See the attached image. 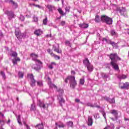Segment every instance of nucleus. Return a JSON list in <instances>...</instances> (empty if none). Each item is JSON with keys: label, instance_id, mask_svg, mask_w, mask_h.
Instances as JSON below:
<instances>
[{"label": "nucleus", "instance_id": "obj_55", "mask_svg": "<svg viewBox=\"0 0 129 129\" xmlns=\"http://www.w3.org/2000/svg\"><path fill=\"white\" fill-rule=\"evenodd\" d=\"M20 20L23 22L25 20V17H24L23 16H21L20 17Z\"/></svg>", "mask_w": 129, "mask_h": 129}, {"label": "nucleus", "instance_id": "obj_8", "mask_svg": "<svg viewBox=\"0 0 129 129\" xmlns=\"http://www.w3.org/2000/svg\"><path fill=\"white\" fill-rule=\"evenodd\" d=\"M102 41L103 42H104L105 41V42H106L107 44H110V45H112L113 47H115L117 45L116 43H114V42L113 41H111V40L110 39H107L106 38H103Z\"/></svg>", "mask_w": 129, "mask_h": 129}, {"label": "nucleus", "instance_id": "obj_36", "mask_svg": "<svg viewBox=\"0 0 129 129\" xmlns=\"http://www.w3.org/2000/svg\"><path fill=\"white\" fill-rule=\"evenodd\" d=\"M68 126L72 127L73 126V122L69 121L67 123Z\"/></svg>", "mask_w": 129, "mask_h": 129}, {"label": "nucleus", "instance_id": "obj_62", "mask_svg": "<svg viewBox=\"0 0 129 129\" xmlns=\"http://www.w3.org/2000/svg\"><path fill=\"white\" fill-rule=\"evenodd\" d=\"M45 37H46V38H49V37H51V34H47L45 36Z\"/></svg>", "mask_w": 129, "mask_h": 129}, {"label": "nucleus", "instance_id": "obj_18", "mask_svg": "<svg viewBox=\"0 0 129 129\" xmlns=\"http://www.w3.org/2000/svg\"><path fill=\"white\" fill-rule=\"evenodd\" d=\"M55 125L56 126H58V127H64L65 126V125L62 122L59 121L58 122H55Z\"/></svg>", "mask_w": 129, "mask_h": 129}, {"label": "nucleus", "instance_id": "obj_15", "mask_svg": "<svg viewBox=\"0 0 129 129\" xmlns=\"http://www.w3.org/2000/svg\"><path fill=\"white\" fill-rule=\"evenodd\" d=\"M117 11H118V12H119L121 15H124V12H125V8L123 7L118 8L117 9Z\"/></svg>", "mask_w": 129, "mask_h": 129}, {"label": "nucleus", "instance_id": "obj_30", "mask_svg": "<svg viewBox=\"0 0 129 129\" xmlns=\"http://www.w3.org/2000/svg\"><path fill=\"white\" fill-rule=\"evenodd\" d=\"M47 52L48 53L50 54V55L51 56V57H53L54 55V53H53V50H52L50 49H47Z\"/></svg>", "mask_w": 129, "mask_h": 129}, {"label": "nucleus", "instance_id": "obj_29", "mask_svg": "<svg viewBox=\"0 0 129 129\" xmlns=\"http://www.w3.org/2000/svg\"><path fill=\"white\" fill-rule=\"evenodd\" d=\"M114 128V124H111L110 126H107L104 129H113Z\"/></svg>", "mask_w": 129, "mask_h": 129}, {"label": "nucleus", "instance_id": "obj_32", "mask_svg": "<svg viewBox=\"0 0 129 129\" xmlns=\"http://www.w3.org/2000/svg\"><path fill=\"white\" fill-rule=\"evenodd\" d=\"M18 77H19V78H23V77H24V73L22 72H19Z\"/></svg>", "mask_w": 129, "mask_h": 129}, {"label": "nucleus", "instance_id": "obj_52", "mask_svg": "<svg viewBox=\"0 0 129 129\" xmlns=\"http://www.w3.org/2000/svg\"><path fill=\"white\" fill-rule=\"evenodd\" d=\"M87 106H90V107H92V103L90 102H88L86 103Z\"/></svg>", "mask_w": 129, "mask_h": 129}, {"label": "nucleus", "instance_id": "obj_40", "mask_svg": "<svg viewBox=\"0 0 129 129\" xmlns=\"http://www.w3.org/2000/svg\"><path fill=\"white\" fill-rule=\"evenodd\" d=\"M100 21V19H99V16H96L95 19V21L96 23H99Z\"/></svg>", "mask_w": 129, "mask_h": 129}, {"label": "nucleus", "instance_id": "obj_20", "mask_svg": "<svg viewBox=\"0 0 129 129\" xmlns=\"http://www.w3.org/2000/svg\"><path fill=\"white\" fill-rule=\"evenodd\" d=\"M6 1L7 3H9L10 4H12L13 6H15V8H17L18 7V5H17V3H15L13 0H6Z\"/></svg>", "mask_w": 129, "mask_h": 129}, {"label": "nucleus", "instance_id": "obj_31", "mask_svg": "<svg viewBox=\"0 0 129 129\" xmlns=\"http://www.w3.org/2000/svg\"><path fill=\"white\" fill-rule=\"evenodd\" d=\"M17 119L19 124H20V125H22V122H21V116L18 115L17 117Z\"/></svg>", "mask_w": 129, "mask_h": 129}, {"label": "nucleus", "instance_id": "obj_7", "mask_svg": "<svg viewBox=\"0 0 129 129\" xmlns=\"http://www.w3.org/2000/svg\"><path fill=\"white\" fill-rule=\"evenodd\" d=\"M5 14L8 16L9 20H12L13 18H15V13L12 11H6Z\"/></svg>", "mask_w": 129, "mask_h": 129}, {"label": "nucleus", "instance_id": "obj_13", "mask_svg": "<svg viewBox=\"0 0 129 129\" xmlns=\"http://www.w3.org/2000/svg\"><path fill=\"white\" fill-rule=\"evenodd\" d=\"M88 125L90 126H91L93 123V119H92V117L89 116L88 117V122H87Z\"/></svg>", "mask_w": 129, "mask_h": 129}, {"label": "nucleus", "instance_id": "obj_46", "mask_svg": "<svg viewBox=\"0 0 129 129\" xmlns=\"http://www.w3.org/2000/svg\"><path fill=\"white\" fill-rule=\"evenodd\" d=\"M5 124V121L0 120V127H2L3 125Z\"/></svg>", "mask_w": 129, "mask_h": 129}, {"label": "nucleus", "instance_id": "obj_9", "mask_svg": "<svg viewBox=\"0 0 129 129\" xmlns=\"http://www.w3.org/2000/svg\"><path fill=\"white\" fill-rule=\"evenodd\" d=\"M35 63V64L32 66V69H34L35 71H39V70H41V65H42V64H39L38 63Z\"/></svg>", "mask_w": 129, "mask_h": 129}, {"label": "nucleus", "instance_id": "obj_2", "mask_svg": "<svg viewBox=\"0 0 129 129\" xmlns=\"http://www.w3.org/2000/svg\"><path fill=\"white\" fill-rule=\"evenodd\" d=\"M68 79H69L70 88L74 89V88L76 87V85H77V82L75 80V77L70 76L68 77Z\"/></svg>", "mask_w": 129, "mask_h": 129}, {"label": "nucleus", "instance_id": "obj_45", "mask_svg": "<svg viewBox=\"0 0 129 129\" xmlns=\"http://www.w3.org/2000/svg\"><path fill=\"white\" fill-rule=\"evenodd\" d=\"M43 23L44 25H47V23H48V18L47 17L43 20Z\"/></svg>", "mask_w": 129, "mask_h": 129}, {"label": "nucleus", "instance_id": "obj_39", "mask_svg": "<svg viewBox=\"0 0 129 129\" xmlns=\"http://www.w3.org/2000/svg\"><path fill=\"white\" fill-rule=\"evenodd\" d=\"M58 11L61 15V16H65V14L63 12V11H62V9L61 8H59L58 9Z\"/></svg>", "mask_w": 129, "mask_h": 129}, {"label": "nucleus", "instance_id": "obj_51", "mask_svg": "<svg viewBox=\"0 0 129 129\" xmlns=\"http://www.w3.org/2000/svg\"><path fill=\"white\" fill-rule=\"evenodd\" d=\"M94 116L95 117V118H99V115L98 114V113H96L95 114H94Z\"/></svg>", "mask_w": 129, "mask_h": 129}, {"label": "nucleus", "instance_id": "obj_53", "mask_svg": "<svg viewBox=\"0 0 129 129\" xmlns=\"http://www.w3.org/2000/svg\"><path fill=\"white\" fill-rule=\"evenodd\" d=\"M3 38H4V34L0 31V40L1 39H3Z\"/></svg>", "mask_w": 129, "mask_h": 129}, {"label": "nucleus", "instance_id": "obj_1", "mask_svg": "<svg viewBox=\"0 0 129 129\" xmlns=\"http://www.w3.org/2000/svg\"><path fill=\"white\" fill-rule=\"evenodd\" d=\"M109 58L111 61L110 62L112 67L114 70H118V66L117 65V60L120 61L121 59L118 57L117 53H111L109 55Z\"/></svg>", "mask_w": 129, "mask_h": 129}, {"label": "nucleus", "instance_id": "obj_12", "mask_svg": "<svg viewBox=\"0 0 129 129\" xmlns=\"http://www.w3.org/2000/svg\"><path fill=\"white\" fill-rule=\"evenodd\" d=\"M105 100H106V101H108L109 103H115V99H114V98L110 99L108 97H105Z\"/></svg>", "mask_w": 129, "mask_h": 129}, {"label": "nucleus", "instance_id": "obj_50", "mask_svg": "<svg viewBox=\"0 0 129 129\" xmlns=\"http://www.w3.org/2000/svg\"><path fill=\"white\" fill-rule=\"evenodd\" d=\"M33 21L37 22H38V17L37 16H34L33 17Z\"/></svg>", "mask_w": 129, "mask_h": 129}, {"label": "nucleus", "instance_id": "obj_43", "mask_svg": "<svg viewBox=\"0 0 129 129\" xmlns=\"http://www.w3.org/2000/svg\"><path fill=\"white\" fill-rule=\"evenodd\" d=\"M52 57H53L54 58H55V59H56V60H60V56L56 55V54H54L53 56H52Z\"/></svg>", "mask_w": 129, "mask_h": 129}, {"label": "nucleus", "instance_id": "obj_38", "mask_svg": "<svg viewBox=\"0 0 129 129\" xmlns=\"http://www.w3.org/2000/svg\"><path fill=\"white\" fill-rule=\"evenodd\" d=\"M101 75L103 78L106 79V78H108L109 77V76L108 75H107L106 74H104L103 73H102Z\"/></svg>", "mask_w": 129, "mask_h": 129}, {"label": "nucleus", "instance_id": "obj_34", "mask_svg": "<svg viewBox=\"0 0 129 129\" xmlns=\"http://www.w3.org/2000/svg\"><path fill=\"white\" fill-rule=\"evenodd\" d=\"M92 107H96L97 108H100V106L97 105V103L92 104Z\"/></svg>", "mask_w": 129, "mask_h": 129}, {"label": "nucleus", "instance_id": "obj_21", "mask_svg": "<svg viewBox=\"0 0 129 129\" xmlns=\"http://www.w3.org/2000/svg\"><path fill=\"white\" fill-rule=\"evenodd\" d=\"M57 92H58L59 94V95H57V96L61 97L62 96V94H63V92H64V91H63V89H58L57 90Z\"/></svg>", "mask_w": 129, "mask_h": 129}, {"label": "nucleus", "instance_id": "obj_5", "mask_svg": "<svg viewBox=\"0 0 129 129\" xmlns=\"http://www.w3.org/2000/svg\"><path fill=\"white\" fill-rule=\"evenodd\" d=\"M31 57L32 58L33 61H34L35 63H38V64H43V62L41 61L40 60L38 59V55L34 54V53H32L30 55Z\"/></svg>", "mask_w": 129, "mask_h": 129}, {"label": "nucleus", "instance_id": "obj_16", "mask_svg": "<svg viewBox=\"0 0 129 129\" xmlns=\"http://www.w3.org/2000/svg\"><path fill=\"white\" fill-rule=\"evenodd\" d=\"M46 8L49 10V12H53L54 10H56L55 6L51 5H47Z\"/></svg>", "mask_w": 129, "mask_h": 129}, {"label": "nucleus", "instance_id": "obj_25", "mask_svg": "<svg viewBox=\"0 0 129 129\" xmlns=\"http://www.w3.org/2000/svg\"><path fill=\"white\" fill-rule=\"evenodd\" d=\"M30 110L33 111H35V110H36V105L35 104V103H33L31 104Z\"/></svg>", "mask_w": 129, "mask_h": 129}, {"label": "nucleus", "instance_id": "obj_63", "mask_svg": "<svg viewBox=\"0 0 129 129\" xmlns=\"http://www.w3.org/2000/svg\"><path fill=\"white\" fill-rule=\"evenodd\" d=\"M71 73H72V74H75V71H72V72H71Z\"/></svg>", "mask_w": 129, "mask_h": 129}, {"label": "nucleus", "instance_id": "obj_24", "mask_svg": "<svg viewBox=\"0 0 129 129\" xmlns=\"http://www.w3.org/2000/svg\"><path fill=\"white\" fill-rule=\"evenodd\" d=\"M48 85L49 87H50L51 88H57V86L52 83L51 82H48Z\"/></svg>", "mask_w": 129, "mask_h": 129}, {"label": "nucleus", "instance_id": "obj_17", "mask_svg": "<svg viewBox=\"0 0 129 129\" xmlns=\"http://www.w3.org/2000/svg\"><path fill=\"white\" fill-rule=\"evenodd\" d=\"M57 98L59 101V103L61 105V106H62V103H65V100H64V99H63V98L62 97V96H60L59 97V96H57Z\"/></svg>", "mask_w": 129, "mask_h": 129}, {"label": "nucleus", "instance_id": "obj_57", "mask_svg": "<svg viewBox=\"0 0 129 129\" xmlns=\"http://www.w3.org/2000/svg\"><path fill=\"white\" fill-rule=\"evenodd\" d=\"M37 84L39 86H42V84L41 82H37Z\"/></svg>", "mask_w": 129, "mask_h": 129}, {"label": "nucleus", "instance_id": "obj_59", "mask_svg": "<svg viewBox=\"0 0 129 129\" xmlns=\"http://www.w3.org/2000/svg\"><path fill=\"white\" fill-rule=\"evenodd\" d=\"M68 80H69V79H68V77H67L65 80L66 83H68Z\"/></svg>", "mask_w": 129, "mask_h": 129}, {"label": "nucleus", "instance_id": "obj_49", "mask_svg": "<svg viewBox=\"0 0 129 129\" xmlns=\"http://www.w3.org/2000/svg\"><path fill=\"white\" fill-rule=\"evenodd\" d=\"M65 10H66V12H68V13H69L70 11V7L69 6L66 7V8H65Z\"/></svg>", "mask_w": 129, "mask_h": 129}, {"label": "nucleus", "instance_id": "obj_19", "mask_svg": "<svg viewBox=\"0 0 129 129\" xmlns=\"http://www.w3.org/2000/svg\"><path fill=\"white\" fill-rule=\"evenodd\" d=\"M110 113L113 114L115 117H116V119H117V111L116 110H112L110 111Z\"/></svg>", "mask_w": 129, "mask_h": 129}, {"label": "nucleus", "instance_id": "obj_56", "mask_svg": "<svg viewBox=\"0 0 129 129\" xmlns=\"http://www.w3.org/2000/svg\"><path fill=\"white\" fill-rule=\"evenodd\" d=\"M65 24H66V22L65 21H61L60 23L61 26H65Z\"/></svg>", "mask_w": 129, "mask_h": 129}, {"label": "nucleus", "instance_id": "obj_58", "mask_svg": "<svg viewBox=\"0 0 129 129\" xmlns=\"http://www.w3.org/2000/svg\"><path fill=\"white\" fill-rule=\"evenodd\" d=\"M16 60V61L18 62V61H21V59L19 58V57H15V58Z\"/></svg>", "mask_w": 129, "mask_h": 129}, {"label": "nucleus", "instance_id": "obj_27", "mask_svg": "<svg viewBox=\"0 0 129 129\" xmlns=\"http://www.w3.org/2000/svg\"><path fill=\"white\" fill-rule=\"evenodd\" d=\"M110 34L111 35V36H116V35H117V33L115 32V30L112 29L110 31Z\"/></svg>", "mask_w": 129, "mask_h": 129}, {"label": "nucleus", "instance_id": "obj_10", "mask_svg": "<svg viewBox=\"0 0 129 129\" xmlns=\"http://www.w3.org/2000/svg\"><path fill=\"white\" fill-rule=\"evenodd\" d=\"M38 105H39L40 107H42V108H43V109H46V108H48V106H49V104H45L43 102H42L41 101H39L38 102Z\"/></svg>", "mask_w": 129, "mask_h": 129}, {"label": "nucleus", "instance_id": "obj_14", "mask_svg": "<svg viewBox=\"0 0 129 129\" xmlns=\"http://www.w3.org/2000/svg\"><path fill=\"white\" fill-rule=\"evenodd\" d=\"M43 34V31L41 29H37L34 31V34L37 36H41Z\"/></svg>", "mask_w": 129, "mask_h": 129}, {"label": "nucleus", "instance_id": "obj_23", "mask_svg": "<svg viewBox=\"0 0 129 129\" xmlns=\"http://www.w3.org/2000/svg\"><path fill=\"white\" fill-rule=\"evenodd\" d=\"M10 55L14 58H17L18 57V53H17L16 51H12Z\"/></svg>", "mask_w": 129, "mask_h": 129}, {"label": "nucleus", "instance_id": "obj_37", "mask_svg": "<svg viewBox=\"0 0 129 129\" xmlns=\"http://www.w3.org/2000/svg\"><path fill=\"white\" fill-rule=\"evenodd\" d=\"M28 77L30 79L31 81L32 80H35V79H34V76L32 74H29Z\"/></svg>", "mask_w": 129, "mask_h": 129}, {"label": "nucleus", "instance_id": "obj_64", "mask_svg": "<svg viewBox=\"0 0 129 129\" xmlns=\"http://www.w3.org/2000/svg\"><path fill=\"white\" fill-rule=\"evenodd\" d=\"M35 7H37V8H40L41 7L40 6V5H35Z\"/></svg>", "mask_w": 129, "mask_h": 129}, {"label": "nucleus", "instance_id": "obj_61", "mask_svg": "<svg viewBox=\"0 0 129 129\" xmlns=\"http://www.w3.org/2000/svg\"><path fill=\"white\" fill-rule=\"evenodd\" d=\"M75 101L76 102H80V100L79 99H76Z\"/></svg>", "mask_w": 129, "mask_h": 129}, {"label": "nucleus", "instance_id": "obj_41", "mask_svg": "<svg viewBox=\"0 0 129 129\" xmlns=\"http://www.w3.org/2000/svg\"><path fill=\"white\" fill-rule=\"evenodd\" d=\"M101 112L102 113L104 118L105 119H106V114L105 113V112L104 111V110H102L101 111Z\"/></svg>", "mask_w": 129, "mask_h": 129}, {"label": "nucleus", "instance_id": "obj_48", "mask_svg": "<svg viewBox=\"0 0 129 129\" xmlns=\"http://www.w3.org/2000/svg\"><path fill=\"white\" fill-rule=\"evenodd\" d=\"M52 64L55 65V62H51V64L48 66V68H49V69H53V65Z\"/></svg>", "mask_w": 129, "mask_h": 129}, {"label": "nucleus", "instance_id": "obj_6", "mask_svg": "<svg viewBox=\"0 0 129 129\" xmlns=\"http://www.w3.org/2000/svg\"><path fill=\"white\" fill-rule=\"evenodd\" d=\"M119 87L121 88V89H128L129 88V83L126 82L124 83H119Z\"/></svg>", "mask_w": 129, "mask_h": 129}, {"label": "nucleus", "instance_id": "obj_3", "mask_svg": "<svg viewBox=\"0 0 129 129\" xmlns=\"http://www.w3.org/2000/svg\"><path fill=\"white\" fill-rule=\"evenodd\" d=\"M101 21H102L103 23H105L106 25H112V18L108 16H102L101 17Z\"/></svg>", "mask_w": 129, "mask_h": 129}, {"label": "nucleus", "instance_id": "obj_60", "mask_svg": "<svg viewBox=\"0 0 129 129\" xmlns=\"http://www.w3.org/2000/svg\"><path fill=\"white\" fill-rule=\"evenodd\" d=\"M111 119L113 121H114V120H117V119H116V117H115V118H111Z\"/></svg>", "mask_w": 129, "mask_h": 129}, {"label": "nucleus", "instance_id": "obj_54", "mask_svg": "<svg viewBox=\"0 0 129 129\" xmlns=\"http://www.w3.org/2000/svg\"><path fill=\"white\" fill-rule=\"evenodd\" d=\"M12 62L14 64V65H16L17 64V59H16L15 58L13 59L12 60Z\"/></svg>", "mask_w": 129, "mask_h": 129}, {"label": "nucleus", "instance_id": "obj_22", "mask_svg": "<svg viewBox=\"0 0 129 129\" xmlns=\"http://www.w3.org/2000/svg\"><path fill=\"white\" fill-rule=\"evenodd\" d=\"M80 27L81 28H82L83 29H87V28L89 27L88 24H80Z\"/></svg>", "mask_w": 129, "mask_h": 129}, {"label": "nucleus", "instance_id": "obj_26", "mask_svg": "<svg viewBox=\"0 0 129 129\" xmlns=\"http://www.w3.org/2000/svg\"><path fill=\"white\" fill-rule=\"evenodd\" d=\"M36 128L44 129V125L42 123L41 124H38L36 125Z\"/></svg>", "mask_w": 129, "mask_h": 129}, {"label": "nucleus", "instance_id": "obj_35", "mask_svg": "<svg viewBox=\"0 0 129 129\" xmlns=\"http://www.w3.org/2000/svg\"><path fill=\"white\" fill-rule=\"evenodd\" d=\"M84 82H85V80H84V78L80 79V84H81V85H84Z\"/></svg>", "mask_w": 129, "mask_h": 129}, {"label": "nucleus", "instance_id": "obj_47", "mask_svg": "<svg viewBox=\"0 0 129 129\" xmlns=\"http://www.w3.org/2000/svg\"><path fill=\"white\" fill-rule=\"evenodd\" d=\"M1 74L4 79H6V74L4 72H1Z\"/></svg>", "mask_w": 129, "mask_h": 129}, {"label": "nucleus", "instance_id": "obj_11", "mask_svg": "<svg viewBox=\"0 0 129 129\" xmlns=\"http://www.w3.org/2000/svg\"><path fill=\"white\" fill-rule=\"evenodd\" d=\"M59 45H57V46H56L55 45H53L52 49L53 51H54V52H56V53H58V54H61V53H62V50H60V49H59Z\"/></svg>", "mask_w": 129, "mask_h": 129}, {"label": "nucleus", "instance_id": "obj_42", "mask_svg": "<svg viewBox=\"0 0 129 129\" xmlns=\"http://www.w3.org/2000/svg\"><path fill=\"white\" fill-rule=\"evenodd\" d=\"M20 34H21V32L18 31H17V30H16L15 35H16V37L18 38V39H19V35Z\"/></svg>", "mask_w": 129, "mask_h": 129}, {"label": "nucleus", "instance_id": "obj_33", "mask_svg": "<svg viewBox=\"0 0 129 129\" xmlns=\"http://www.w3.org/2000/svg\"><path fill=\"white\" fill-rule=\"evenodd\" d=\"M30 85L31 86L34 87L36 85V81L35 80H33L30 82Z\"/></svg>", "mask_w": 129, "mask_h": 129}, {"label": "nucleus", "instance_id": "obj_4", "mask_svg": "<svg viewBox=\"0 0 129 129\" xmlns=\"http://www.w3.org/2000/svg\"><path fill=\"white\" fill-rule=\"evenodd\" d=\"M83 63L85 66L87 67V69L89 72H92L93 71V65L90 63V62H89V60H88V59L86 58L84 60Z\"/></svg>", "mask_w": 129, "mask_h": 129}, {"label": "nucleus", "instance_id": "obj_44", "mask_svg": "<svg viewBox=\"0 0 129 129\" xmlns=\"http://www.w3.org/2000/svg\"><path fill=\"white\" fill-rule=\"evenodd\" d=\"M66 45H67V46H69V47H71V43H70V41L68 40L66 41Z\"/></svg>", "mask_w": 129, "mask_h": 129}, {"label": "nucleus", "instance_id": "obj_28", "mask_svg": "<svg viewBox=\"0 0 129 129\" xmlns=\"http://www.w3.org/2000/svg\"><path fill=\"white\" fill-rule=\"evenodd\" d=\"M118 78H119V79H125V78H126V76L124 75H119L118 76Z\"/></svg>", "mask_w": 129, "mask_h": 129}]
</instances>
